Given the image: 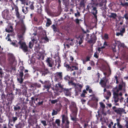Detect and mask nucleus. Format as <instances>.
I'll return each mask as SVG.
<instances>
[{
  "mask_svg": "<svg viewBox=\"0 0 128 128\" xmlns=\"http://www.w3.org/2000/svg\"><path fill=\"white\" fill-rule=\"evenodd\" d=\"M36 86L39 88L40 87V85L37 83H35L34 84Z\"/></svg>",
  "mask_w": 128,
  "mask_h": 128,
  "instance_id": "338daca9",
  "label": "nucleus"
},
{
  "mask_svg": "<svg viewBox=\"0 0 128 128\" xmlns=\"http://www.w3.org/2000/svg\"><path fill=\"white\" fill-rule=\"evenodd\" d=\"M29 77V75L28 74H25L24 76V79H27Z\"/></svg>",
  "mask_w": 128,
  "mask_h": 128,
  "instance_id": "de8ad7c7",
  "label": "nucleus"
},
{
  "mask_svg": "<svg viewBox=\"0 0 128 128\" xmlns=\"http://www.w3.org/2000/svg\"><path fill=\"white\" fill-rule=\"evenodd\" d=\"M74 21L76 22V24H78L80 22V20L76 18L74 20Z\"/></svg>",
  "mask_w": 128,
  "mask_h": 128,
  "instance_id": "0e129e2a",
  "label": "nucleus"
},
{
  "mask_svg": "<svg viewBox=\"0 0 128 128\" xmlns=\"http://www.w3.org/2000/svg\"><path fill=\"white\" fill-rule=\"evenodd\" d=\"M78 39L79 40L78 42V44L79 45H80L83 42L84 36H79Z\"/></svg>",
  "mask_w": 128,
  "mask_h": 128,
  "instance_id": "aec40b11",
  "label": "nucleus"
},
{
  "mask_svg": "<svg viewBox=\"0 0 128 128\" xmlns=\"http://www.w3.org/2000/svg\"><path fill=\"white\" fill-rule=\"evenodd\" d=\"M29 4L30 5L29 8L31 10H34V2H29Z\"/></svg>",
  "mask_w": 128,
  "mask_h": 128,
  "instance_id": "a878e982",
  "label": "nucleus"
},
{
  "mask_svg": "<svg viewBox=\"0 0 128 128\" xmlns=\"http://www.w3.org/2000/svg\"><path fill=\"white\" fill-rule=\"evenodd\" d=\"M120 5H122L123 7H128V2H125L124 3H123L122 2L120 3Z\"/></svg>",
  "mask_w": 128,
  "mask_h": 128,
  "instance_id": "e433bc0d",
  "label": "nucleus"
},
{
  "mask_svg": "<svg viewBox=\"0 0 128 128\" xmlns=\"http://www.w3.org/2000/svg\"><path fill=\"white\" fill-rule=\"evenodd\" d=\"M22 2V4H25L26 1H28V0H19Z\"/></svg>",
  "mask_w": 128,
  "mask_h": 128,
  "instance_id": "4d7b16f0",
  "label": "nucleus"
},
{
  "mask_svg": "<svg viewBox=\"0 0 128 128\" xmlns=\"http://www.w3.org/2000/svg\"><path fill=\"white\" fill-rule=\"evenodd\" d=\"M62 72H57L55 74L54 76L56 80H62Z\"/></svg>",
  "mask_w": 128,
  "mask_h": 128,
  "instance_id": "1a4fd4ad",
  "label": "nucleus"
},
{
  "mask_svg": "<svg viewBox=\"0 0 128 128\" xmlns=\"http://www.w3.org/2000/svg\"><path fill=\"white\" fill-rule=\"evenodd\" d=\"M87 9L89 11L91 10L90 13L94 16V17L96 20H97V14L98 13V10L97 8L92 3H89L87 6Z\"/></svg>",
  "mask_w": 128,
  "mask_h": 128,
  "instance_id": "7ed1b4c3",
  "label": "nucleus"
},
{
  "mask_svg": "<svg viewBox=\"0 0 128 128\" xmlns=\"http://www.w3.org/2000/svg\"><path fill=\"white\" fill-rule=\"evenodd\" d=\"M20 109V106H18L17 104L14 106V111H16L18 110H19Z\"/></svg>",
  "mask_w": 128,
  "mask_h": 128,
  "instance_id": "7c9ffc66",
  "label": "nucleus"
},
{
  "mask_svg": "<svg viewBox=\"0 0 128 128\" xmlns=\"http://www.w3.org/2000/svg\"><path fill=\"white\" fill-rule=\"evenodd\" d=\"M68 83L69 85H72L74 87H76L75 90L76 95H78L79 92H81V89L83 86L82 84H80L78 83L76 84L73 82L72 80H71V82H69Z\"/></svg>",
  "mask_w": 128,
  "mask_h": 128,
  "instance_id": "20e7f679",
  "label": "nucleus"
},
{
  "mask_svg": "<svg viewBox=\"0 0 128 128\" xmlns=\"http://www.w3.org/2000/svg\"><path fill=\"white\" fill-rule=\"evenodd\" d=\"M11 44L12 45L15 47H18V42L16 40H13L12 42L11 43Z\"/></svg>",
  "mask_w": 128,
  "mask_h": 128,
  "instance_id": "6ab92c4d",
  "label": "nucleus"
},
{
  "mask_svg": "<svg viewBox=\"0 0 128 128\" xmlns=\"http://www.w3.org/2000/svg\"><path fill=\"white\" fill-rule=\"evenodd\" d=\"M106 72L108 76H109L111 74V70L109 66H108V68L106 71Z\"/></svg>",
  "mask_w": 128,
  "mask_h": 128,
  "instance_id": "72a5a7b5",
  "label": "nucleus"
},
{
  "mask_svg": "<svg viewBox=\"0 0 128 128\" xmlns=\"http://www.w3.org/2000/svg\"><path fill=\"white\" fill-rule=\"evenodd\" d=\"M24 7H22V11L25 14H26L28 12V7H26L25 8V10L24 9Z\"/></svg>",
  "mask_w": 128,
  "mask_h": 128,
  "instance_id": "c9c22d12",
  "label": "nucleus"
},
{
  "mask_svg": "<svg viewBox=\"0 0 128 128\" xmlns=\"http://www.w3.org/2000/svg\"><path fill=\"white\" fill-rule=\"evenodd\" d=\"M70 78V76L67 75L64 77V79L65 80H69Z\"/></svg>",
  "mask_w": 128,
  "mask_h": 128,
  "instance_id": "8fccbe9b",
  "label": "nucleus"
},
{
  "mask_svg": "<svg viewBox=\"0 0 128 128\" xmlns=\"http://www.w3.org/2000/svg\"><path fill=\"white\" fill-rule=\"evenodd\" d=\"M117 16V15L116 13H111L108 16V17L110 18H112L114 19H116Z\"/></svg>",
  "mask_w": 128,
  "mask_h": 128,
  "instance_id": "412c9836",
  "label": "nucleus"
},
{
  "mask_svg": "<svg viewBox=\"0 0 128 128\" xmlns=\"http://www.w3.org/2000/svg\"><path fill=\"white\" fill-rule=\"evenodd\" d=\"M57 62L58 63V66H57V68L58 69H60V67L61 66L60 64L61 61L60 59H59L58 60H57Z\"/></svg>",
  "mask_w": 128,
  "mask_h": 128,
  "instance_id": "f704fd0d",
  "label": "nucleus"
},
{
  "mask_svg": "<svg viewBox=\"0 0 128 128\" xmlns=\"http://www.w3.org/2000/svg\"><path fill=\"white\" fill-rule=\"evenodd\" d=\"M43 39H44L45 41H46L47 42H49V39L48 38L46 35V36L45 37H44L43 38Z\"/></svg>",
  "mask_w": 128,
  "mask_h": 128,
  "instance_id": "052dcab7",
  "label": "nucleus"
},
{
  "mask_svg": "<svg viewBox=\"0 0 128 128\" xmlns=\"http://www.w3.org/2000/svg\"><path fill=\"white\" fill-rule=\"evenodd\" d=\"M116 35L117 36H118L120 35H121V36H123V34H122L120 32H117L116 34Z\"/></svg>",
  "mask_w": 128,
  "mask_h": 128,
  "instance_id": "774afa93",
  "label": "nucleus"
},
{
  "mask_svg": "<svg viewBox=\"0 0 128 128\" xmlns=\"http://www.w3.org/2000/svg\"><path fill=\"white\" fill-rule=\"evenodd\" d=\"M29 47L30 48H32V47L33 45L32 44V43L30 42H29Z\"/></svg>",
  "mask_w": 128,
  "mask_h": 128,
  "instance_id": "e2e57ef3",
  "label": "nucleus"
},
{
  "mask_svg": "<svg viewBox=\"0 0 128 128\" xmlns=\"http://www.w3.org/2000/svg\"><path fill=\"white\" fill-rule=\"evenodd\" d=\"M107 80H100V83L102 86L104 87L106 86Z\"/></svg>",
  "mask_w": 128,
  "mask_h": 128,
  "instance_id": "b1692460",
  "label": "nucleus"
},
{
  "mask_svg": "<svg viewBox=\"0 0 128 128\" xmlns=\"http://www.w3.org/2000/svg\"><path fill=\"white\" fill-rule=\"evenodd\" d=\"M57 100H52L51 101V103L52 104H54L58 102Z\"/></svg>",
  "mask_w": 128,
  "mask_h": 128,
  "instance_id": "13d9d810",
  "label": "nucleus"
},
{
  "mask_svg": "<svg viewBox=\"0 0 128 128\" xmlns=\"http://www.w3.org/2000/svg\"><path fill=\"white\" fill-rule=\"evenodd\" d=\"M70 108L73 113L76 114L77 113V109L76 104L73 102H71L70 106Z\"/></svg>",
  "mask_w": 128,
  "mask_h": 128,
  "instance_id": "6e6552de",
  "label": "nucleus"
},
{
  "mask_svg": "<svg viewBox=\"0 0 128 128\" xmlns=\"http://www.w3.org/2000/svg\"><path fill=\"white\" fill-rule=\"evenodd\" d=\"M114 123L112 122H111L108 124V126L109 128H112V126L113 125Z\"/></svg>",
  "mask_w": 128,
  "mask_h": 128,
  "instance_id": "3c124183",
  "label": "nucleus"
},
{
  "mask_svg": "<svg viewBox=\"0 0 128 128\" xmlns=\"http://www.w3.org/2000/svg\"><path fill=\"white\" fill-rule=\"evenodd\" d=\"M44 87L47 86L48 87H50V82L49 80L44 81Z\"/></svg>",
  "mask_w": 128,
  "mask_h": 128,
  "instance_id": "4be33fe9",
  "label": "nucleus"
},
{
  "mask_svg": "<svg viewBox=\"0 0 128 128\" xmlns=\"http://www.w3.org/2000/svg\"><path fill=\"white\" fill-rule=\"evenodd\" d=\"M24 125L25 124L24 123L22 124H21L20 122H19L18 124L16 125L15 127L16 128H22V126H24Z\"/></svg>",
  "mask_w": 128,
  "mask_h": 128,
  "instance_id": "bb28decb",
  "label": "nucleus"
},
{
  "mask_svg": "<svg viewBox=\"0 0 128 128\" xmlns=\"http://www.w3.org/2000/svg\"><path fill=\"white\" fill-rule=\"evenodd\" d=\"M40 72L42 76L43 75L45 76L48 74L50 72L47 68H44L41 69Z\"/></svg>",
  "mask_w": 128,
  "mask_h": 128,
  "instance_id": "f8f14e48",
  "label": "nucleus"
},
{
  "mask_svg": "<svg viewBox=\"0 0 128 128\" xmlns=\"http://www.w3.org/2000/svg\"><path fill=\"white\" fill-rule=\"evenodd\" d=\"M107 96L110 97L111 95V93L109 90H108L107 91Z\"/></svg>",
  "mask_w": 128,
  "mask_h": 128,
  "instance_id": "6e6d98bb",
  "label": "nucleus"
},
{
  "mask_svg": "<svg viewBox=\"0 0 128 128\" xmlns=\"http://www.w3.org/2000/svg\"><path fill=\"white\" fill-rule=\"evenodd\" d=\"M64 98V100L66 102V103L67 104H68L69 103V101L68 99L66 98Z\"/></svg>",
  "mask_w": 128,
  "mask_h": 128,
  "instance_id": "bf43d9fd",
  "label": "nucleus"
},
{
  "mask_svg": "<svg viewBox=\"0 0 128 128\" xmlns=\"http://www.w3.org/2000/svg\"><path fill=\"white\" fill-rule=\"evenodd\" d=\"M42 11V10L41 8L40 9L38 8L37 10V12L38 14H40L41 13Z\"/></svg>",
  "mask_w": 128,
  "mask_h": 128,
  "instance_id": "864d4df0",
  "label": "nucleus"
},
{
  "mask_svg": "<svg viewBox=\"0 0 128 128\" xmlns=\"http://www.w3.org/2000/svg\"><path fill=\"white\" fill-rule=\"evenodd\" d=\"M97 39L96 36V35L94 34H92L90 36V40L88 42L90 43H92L93 42H95Z\"/></svg>",
  "mask_w": 128,
  "mask_h": 128,
  "instance_id": "ddd939ff",
  "label": "nucleus"
},
{
  "mask_svg": "<svg viewBox=\"0 0 128 128\" xmlns=\"http://www.w3.org/2000/svg\"><path fill=\"white\" fill-rule=\"evenodd\" d=\"M8 56L9 58L10 59H13V58L14 56L11 53H8Z\"/></svg>",
  "mask_w": 128,
  "mask_h": 128,
  "instance_id": "a19ab883",
  "label": "nucleus"
},
{
  "mask_svg": "<svg viewBox=\"0 0 128 128\" xmlns=\"http://www.w3.org/2000/svg\"><path fill=\"white\" fill-rule=\"evenodd\" d=\"M4 74L1 68L0 69V80H2V78L3 77Z\"/></svg>",
  "mask_w": 128,
  "mask_h": 128,
  "instance_id": "473e14b6",
  "label": "nucleus"
},
{
  "mask_svg": "<svg viewBox=\"0 0 128 128\" xmlns=\"http://www.w3.org/2000/svg\"><path fill=\"white\" fill-rule=\"evenodd\" d=\"M14 8L15 9L16 15V17L18 18H20V14L18 12V7L16 6H14Z\"/></svg>",
  "mask_w": 128,
  "mask_h": 128,
  "instance_id": "2eb2a0df",
  "label": "nucleus"
},
{
  "mask_svg": "<svg viewBox=\"0 0 128 128\" xmlns=\"http://www.w3.org/2000/svg\"><path fill=\"white\" fill-rule=\"evenodd\" d=\"M32 122L33 125L34 124H37V120H32Z\"/></svg>",
  "mask_w": 128,
  "mask_h": 128,
  "instance_id": "680f3d73",
  "label": "nucleus"
},
{
  "mask_svg": "<svg viewBox=\"0 0 128 128\" xmlns=\"http://www.w3.org/2000/svg\"><path fill=\"white\" fill-rule=\"evenodd\" d=\"M66 122L65 124H69L70 122L68 120V117L64 115L62 116V124H63Z\"/></svg>",
  "mask_w": 128,
  "mask_h": 128,
  "instance_id": "9b49d317",
  "label": "nucleus"
},
{
  "mask_svg": "<svg viewBox=\"0 0 128 128\" xmlns=\"http://www.w3.org/2000/svg\"><path fill=\"white\" fill-rule=\"evenodd\" d=\"M51 28L53 29L54 32H57L58 33L59 32V30L55 24H53L51 26Z\"/></svg>",
  "mask_w": 128,
  "mask_h": 128,
  "instance_id": "a211bd4d",
  "label": "nucleus"
},
{
  "mask_svg": "<svg viewBox=\"0 0 128 128\" xmlns=\"http://www.w3.org/2000/svg\"><path fill=\"white\" fill-rule=\"evenodd\" d=\"M120 120L119 118H117L116 119L117 121V124L118 126V128H122V126L120 124Z\"/></svg>",
  "mask_w": 128,
  "mask_h": 128,
  "instance_id": "5701e85b",
  "label": "nucleus"
},
{
  "mask_svg": "<svg viewBox=\"0 0 128 128\" xmlns=\"http://www.w3.org/2000/svg\"><path fill=\"white\" fill-rule=\"evenodd\" d=\"M64 92L65 95L67 96L71 95V92L70 89L65 88L64 89Z\"/></svg>",
  "mask_w": 128,
  "mask_h": 128,
  "instance_id": "f3484780",
  "label": "nucleus"
},
{
  "mask_svg": "<svg viewBox=\"0 0 128 128\" xmlns=\"http://www.w3.org/2000/svg\"><path fill=\"white\" fill-rule=\"evenodd\" d=\"M12 120L14 122H15V121L18 119V118L16 117L13 116L12 118Z\"/></svg>",
  "mask_w": 128,
  "mask_h": 128,
  "instance_id": "5fc2aeb1",
  "label": "nucleus"
},
{
  "mask_svg": "<svg viewBox=\"0 0 128 128\" xmlns=\"http://www.w3.org/2000/svg\"><path fill=\"white\" fill-rule=\"evenodd\" d=\"M52 24V22L48 18L47 19V22L46 23V26L47 27L49 26Z\"/></svg>",
  "mask_w": 128,
  "mask_h": 128,
  "instance_id": "393cba45",
  "label": "nucleus"
},
{
  "mask_svg": "<svg viewBox=\"0 0 128 128\" xmlns=\"http://www.w3.org/2000/svg\"><path fill=\"white\" fill-rule=\"evenodd\" d=\"M14 30L13 27L11 23L8 24L5 29V31L6 32L8 33L12 32Z\"/></svg>",
  "mask_w": 128,
  "mask_h": 128,
  "instance_id": "9d476101",
  "label": "nucleus"
},
{
  "mask_svg": "<svg viewBox=\"0 0 128 128\" xmlns=\"http://www.w3.org/2000/svg\"><path fill=\"white\" fill-rule=\"evenodd\" d=\"M70 66L68 64L64 63V67H66L68 70L70 71H74V70H78V64L77 63H74L72 65H70Z\"/></svg>",
  "mask_w": 128,
  "mask_h": 128,
  "instance_id": "39448f33",
  "label": "nucleus"
},
{
  "mask_svg": "<svg viewBox=\"0 0 128 128\" xmlns=\"http://www.w3.org/2000/svg\"><path fill=\"white\" fill-rule=\"evenodd\" d=\"M70 39V38L66 39V42L67 44H68L70 45L73 46L74 44V39Z\"/></svg>",
  "mask_w": 128,
  "mask_h": 128,
  "instance_id": "4468645a",
  "label": "nucleus"
},
{
  "mask_svg": "<svg viewBox=\"0 0 128 128\" xmlns=\"http://www.w3.org/2000/svg\"><path fill=\"white\" fill-rule=\"evenodd\" d=\"M100 104L101 108H102L103 109L105 108V106L103 102H100Z\"/></svg>",
  "mask_w": 128,
  "mask_h": 128,
  "instance_id": "a18cd8bd",
  "label": "nucleus"
},
{
  "mask_svg": "<svg viewBox=\"0 0 128 128\" xmlns=\"http://www.w3.org/2000/svg\"><path fill=\"white\" fill-rule=\"evenodd\" d=\"M119 85L118 87H116L113 89L112 91L113 92V99L115 103L116 106L119 105L118 103H116L119 101L120 98H122V94L121 92L122 89L125 91V84L122 80H121Z\"/></svg>",
  "mask_w": 128,
  "mask_h": 128,
  "instance_id": "f257e3e1",
  "label": "nucleus"
},
{
  "mask_svg": "<svg viewBox=\"0 0 128 128\" xmlns=\"http://www.w3.org/2000/svg\"><path fill=\"white\" fill-rule=\"evenodd\" d=\"M58 112L57 111L55 110H52V116H54L57 114Z\"/></svg>",
  "mask_w": 128,
  "mask_h": 128,
  "instance_id": "37998d69",
  "label": "nucleus"
},
{
  "mask_svg": "<svg viewBox=\"0 0 128 128\" xmlns=\"http://www.w3.org/2000/svg\"><path fill=\"white\" fill-rule=\"evenodd\" d=\"M1 99L3 101H4L6 100V95L4 94V92H2Z\"/></svg>",
  "mask_w": 128,
  "mask_h": 128,
  "instance_id": "c756f323",
  "label": "nucleus"
},
{
  "mask_svg": "<svg viewBox=\"0 0 128 128\" xmlns=\"http://www.w3.org/2000/svg\"><path fill=\"white\" fill-rule=\"evenodd\" d=\"M19 76L20 78V80H23L24 79L23 77L24 76V74L22 72H19Z\"/></svg>",
  "mask_w": 128,
  "mask_h": 128,
  "instance_id": "58836bf2",
  "label": "nucleus"
},
{
  "mask_svg": "<svg viewBox=\"0 0 128 128\" xmlns=\"http://www.w3.org/2000/svg\"><path fill=\"white\" fill-rule=\"evenodd\" d=\"M22 38L23 36L21 35L18 36L19 41L18 42V44L20 46L19 48L22 49L23 51L25 52L28 51V47L22 39Z\"/></svg>",
  "mask_w": 128,
  "mask_h": 128,
  "instance_id": "f03ea898",
  "label": "nucleus"
},
{
  "mask_svg": "<svg viewBox=\"0 0 128 128\" xmlns=\"http://www.w3.org/2000/svg\"><path fill=\"white\" fill-rule=\"evenodd\" d=\"M94 56L97 59L98 58V56L97 55L96 52H95L94 53Z\"/></svg>",
  "mask_w": 128,
  "mask_h": 128,
  "instance_id": "69168bd1",
  "label": "nucleus"
},
{
  "mask_svg": "<svg viewBox=\"0 0 128 128\" xmlns=\"http://www.w3.org/2000/svg\"><path fill=\"white\" fill-rule=\"evenodd\" d=\"M80 12H79L78 10H77V13H75L74 15L76 17H78V16H80Z\"/></svg>",
  "mask_w": 128,
  "mask_h": 128,
  "instance_id": "603ef678",
  "label": "nucleus"
},
{
  "mask_svg": "<svg viewBox=\"0 0 128 128\" xmlns=\"http://www.w3.org/2000/svg\"><path fill=\"white\" fill-rule=\"evenodd\" d=\"M50 58H48L46 60V61L48 66L50 67H52V64H54V62L52 61Z\"/></svg>",
  "mask_w": 128,
  "mask_h": 128,
  "instance_id": "dca6fc26",
  "label": "nucleus"
},
{
  "mask_svg": "<svg viewBox=\"0 0 128 128\" xmlns=\"http://www.w3.org/2000/svg\"><path fill=\"white\" fill-rule=\"evenodd\" d=\"M122 26L123 28L120 29V32L123 35L124 33L125 32V27L126 26L125 25H124Z\"/></svg>",
  "mask_w": 128,
  "mask_h": 128,
  "instance_id": "c85d7f7f",
  "label": "nucleus"
},
{
  "mask_svg": "<svg viewBox=\"0 0 128 128\" xmlns=\"http://www.w3.org/2000/svg\"><path fill=\"white\" fill-rule=\"evenodd\" d=\"M84 0H81L80 2V6L81 7L84 6Z\"/></svg>",
  "mask_w": 128,
  "mask_h": 128,
  "instance_id": "ea45409f",
  "label": "nucleus"
},
{
  "mask_svg": "<svg viewBox=\"0 0 128 128\" xmlns=\"http://www.w3.org/2000/svg\"><path fill=\"white\" fill-rule=\"evenodd\" d=\"M105 48V46H102L101 47H99L98 48L97 50L100 52L101 51V49L104 48Z\"/></svg>",
  "mask_w": 128,
  "mask_h": 128,
  "instance_id": "49530a36",
  "label": "nucleus"
},
{
  "mask_svg": "<svg viewBox=\"0 0 128 128\" xmlns=\"http://www.w3.org/2000/svg\"><path fill=\"white\" fill-rule=\"evenodd\" d=\"M112 108L114 112L116 113L117 114L122 115V114L124 113L126 114L125 110L123 108H116V106L113 107Z\"/></svg>",
  "mask_w": 128,
  "mask_h": 128,
  "instance_id": "423d86ee",
  "label": "nucleus"
},
{
  "mask_svg": "<svg viewBox=\"0 0 128 128\" xmlns=\"http://www.w3.org/2000/svg\"><path fill=\"white\" fill-rule=\"evenodd\" d=\"M106 1L105 0H102L101 2L98 4L99 6H102L103 5H105L106 4Z\"/></svg>",
  "mask_w": 128,
  "mask_h": 128,
  "instance_id": "cd10ccee",
  "label": "nucleus"
},
{
  "mask_svg": "<svg viewBox=\"0 0 128 128\" xmlns=\"http://www.w3.org/2000/svg\"><path fill=\"white\" fill-rule=\"evenodd\" d=\"M14 98L13 95L12 93H10L9 94L8 99L9 100H12Z\"/></svg>",
  "mask_w": 128,
  "mask_h": 128,
  "instance_id": "2f4dec72",
  "label": "nucleus"
},
{
  "mask_svg": "<svg viewBox=\"0 0 128 128\" xmlns=\"http://www.w3.org/2000/svg\"><path fill=\"white\" fill-rule=\"evenodd\" d=\"M9 10L6 9L4 10L2 12V16L3 18L5 19L8 20L10 18V16L9 15Z\"/></svg>",
  "mask_w": 128,
  "mask_h": 128,
  "instance_id": "0eeeda50",
  "label": "nucleus"
},
{
  "mask_svg": "<svg viewBox=\"0 0 128 128\" xmlns=\"http://www.w3.org/2000/svg\"><path fill=\"white\" fill-rule=\"evenodd\" d=\"M128 14L127 13H126L124 15V16L123 17V18H124L126 20H128Z\"/></svg>",
  "mask_w": 128,
  "mask_h": 128,
  "instance_id": "09e8293b",
  "label": "nucleus"
},
{
  "mask_svg": "<svg viewBox=\"0 0 128 128\" xmlns=\"http://www.w3.org/2000/svg\"><path fill=\"white\" fill-rule=\"evenodd\" d=\"M60 121L59 119H57L55 121V123L58 126H60Z\"/></svg>",
  "mask_w": 128,
  "mask_h": 128,
  "instance_id": "79ce46f5",
  "label": "nucleus"
},
{
  "mask_svg": "<svg viewBox=\"0 0 128 128\" xmlns=\"http://www.w3.org/2000/svg\"><path fill=\"white\" fill-rule=\"evenodd\" d=\"M116 45L114 44L112 46V50L114 52H116Z\"/></svg>",
  "mask_w": 128,
  "mask_h": 128,
  "instance_id": "c03bdc74",
  "label": "nucleus"
},
{
  "mask_svg": "<svg viewBox=\"0 0 128 128\" xmlns=\"http://www.w3.org/2000/svg\"><path fill=\"white\" fill-rule=\"evenodd\" d=\"M41 122L44 126H46L47 125L46 121L45 120H41Z\"/></svg>",
  "mask_w": 128,
  "mask_h": 128,
  "instance_id": "4c0bfd02",
  "label": "nucleus"
}]
</instances>
